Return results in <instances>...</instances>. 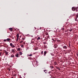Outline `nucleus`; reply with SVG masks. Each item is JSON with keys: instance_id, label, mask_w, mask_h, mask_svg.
Wrapping results in <instances>:
<instances>
[{"instance_id": "f03ea898", "label": "nucleus", "mask_w": 78, "mask_h": 78, "mask_svg": "<svg viewBox=\"0 0 78 78\" xmlns=\"http://www.w3.org/2000/svg\"><path fill=\"white\" fill-rule=\"evenodd\" d=\"M9 30H11V31H12V28H9Z\"/></svg>"}, {"instance_id": "f8f14e48", "label": "nucleus", "mask_w": 78, "mask_h": 78, "mask_svg": "<svg viewBox=\"0 0 78 78\" xmlns=\"http://www.w3.org/2000/svg\"><path fill=\"white\" fill-rule=\"evenodd\" d=\"M17 50L19 51H20V48H18Z\"/></svg>"}, {"instance_id": "4468645a", "label": "nucleus", "mask_w": 78, "mask_h": 78, "mask_svg": "<svg viewBox=\"0 0 78 78\" xmlns=\"http://www.w3.org/2000/svg\"><path fill=\"white\" fill-rule=\"evenodd\" d=\"M40 39V37H38V38H37V40H39Z\"/></svg>"}, {"instance_id": "f257e3e1", "label": "nucleus", "mask_w": 78, "mask_h": 78, "mask_svg": "<svg viewBox=\"0 0 78 78\" xmlns=\"http://www.w3.org/2000/svg\"><path fill=\"white\" fill-rule=\"evenodd\" d=\"M75 9H76V8L75 7H73L72 8V10L73 11H75Z\"/></svg>"}, {"instance_id": "b1692460", "label": "nucleus", "mask_w": 78, "mask_h": 78, "mask_svg": "<svg viewBox=\"0 0 78 78\" xmlns=\"http://www.w3.org/2000/svg\"><path fill=\"white\" fill-rule=\"evenodd\" d=\"M1 55H2V53L1 52H0V56H1Z\"/></svg>"}, {"instance_id": "9d476101", "label": "nucleus", "mask_w": 78, "mask_h": 78, "mask_svg": "<svg viewBox=\"0 0 78 78\" xmlns=\"http://www.w3.org/2000/svg\"><path fill=\"white\" fill-rule=\"evenodd\" d=\"M20 54V55H22V53L21 52V51H20L19 52Z\"/></svg>"}, {"instance_id": "a211bd4d", "label": "nucleus", "mask_w": 78, "mask_h": 78, "mask_svg": "<svg viewBox=\"0 0 78 78\" xmlns=\"http://www.w3.org/2000/svg\"><path fill=\"white\" fill-rule=\"evenodd\" d=\"M54 64L55 65H56V64H57L56 62H54Z\"/></svg>"}, {"instance_id": "4be33fe9", "label": "nucleus", "mask_w": 78, "mask_h": 78, "mask_svg": "<svg viewBox=\"0 0 78 78\" xmlns=\"http://www.w3.org/2000/svg\"><path fill=\"white\" fill-rule=\"evenodd\" d=\"M41 54H43V51H42L41 52Z\"/></svg>"}, {"instance_id": "0eeeda50", "label": "nucleus", "mask_w": 78, "mask_h": 78, "mask_svg": "<svg viewBox=\"0 0 78 78\" xmlns=\"http://www.w3.org/2000/svg\"><path fill=\"white\" fill-rule=\"evenodd\" d=\"M5 54H6L7 55H8V53L7 51H5Z\"/></svg>"}, {"instance_id": "423d86ee", "label": "nucleus", "mask_w": 78, "mask_h": 78, "mask_svg": "<svg viewBox=\"0 0 78 78\" xmlns=\"http://www.w3.org/2000/svg\"><path fill=\"white\" fill-rule=\"evenodd\" d=\"M15 56H16V57H19V54H16V55Z\"/></svg>"}, {"instance_id": "ddd939ff", "label": "nucleus", "mask_w": 78, "mask_h": 78, "mask_svg": "<svg viewBox=\"0 0 78 78\" xmlns=\"http://www.w3.org/2000/svg\"><path fill=\"white\" fill-rule=\"evenodd\" d=\"M14 47H15V46L14 45H13L11 47L12 48H14Z\"/></svg>"}, {"instance_id": "2eb2a0df", "label": "nucleus", "mask_w": 78, "mask_h": 78, "mask_svg": "<svg viewBox=\"0 0 78 78\" xmlns=\"http://www.w3.org/2000/svg\"><path fill=\"white\" fill-rule=\"evenodd\" d=\"M18 40H19V38H17L16 39V41H18Z\"/></svg>"}, {"instance_id": "aec40b11", "label": "nucleus", "mask_w": 78, "mask_h": 78, "mask_svg": "<svg viewBox=\"0 0 78 78\" xmlns=\"http://www.w3.org/2000/svg\"><path fill=\"white\" fill-rule=\"evenodd\" d=\"M76 54H77V56L78 57V52H77Z\"/></svg>"}, {"instance_id": "f3484780", "label": "nucleus", "mask_w": 78, "mask_h": 78, "mask_svg": "<svg viewBox=\"0 0 78 78\" xmlns=\"http://www.w3.org/2000/svg\"><path fill=\"white\" fill-rule=\"evenodd\" d=\"M28 56H32V54L29 55Z\"/></svg>"}, {"instance_id": "412c9836", "label": "nucleus", "mask_w": 78, "mask_h": 78, "mask_svg": "<svg viewBox=\"0 0 78 78\" xmlns=\"http://www.w3.org/2000/svg\"><path fill=\"white\" fill-rule=\"evenodd\" d=\"M23 42V41H21L20 42V43H22Z\"/></svg>"}, {"instance_id": "9b49d317", "label": "nucleus", "mask_w": 78, "mask_h": 78, "mask_svg": "<svg viewBox=\"0 0 78 78\" xmlns=\"http://www.w3.org/2000/svg\"><path fill=\"white\" fill-rule=\"evenodd\" d=\"M14 56L13 55H12L11 56V58H12V57H14Z\"/></svg>"}, {"instance_id": "6e6552de", "label": "nucleus", "mask_w": 78, "mask_h": 78, "mask_svg": "<svg viewBox=\"0 0 78 78\" xmlns=\"http://www.w3.org/2000/svg\"><path fill=\"white\" fill-rule=\"evenodd\" d=\"M7 41L8 42H9V41H10V39L9 38H7V39H6Z\"/></svg>"}, {"instance_id": "6ab92c4d", "label": "nucleus", "mask_w": 78, "mask_h": 78, "mask_svg": "<svg viewBox=\"0 0 78 78\" xmlns=\"http://www.w3.org/2000/svg\"><path fill=\"white\" fill-rule=\"evenodd\" d=\"M6 41H7V40H4V42H6Z\"/></svg>"}, {"instance_id": "cd10ccee", "label": "nucleus", "mask_w": 78, "mask_h": 78, "mask_svg": "<svg viewBox=\"0 0 78 78\" xmlns=\"http://www.w3.org/2000/svg\"><path fill=\"white\" fill-rule=\"evenodd\" d=\"M52 40L53 41H54V39H52Z\"/></svg>"}, {"instance_id": "393cba45", "label": "nucleus", "mask_w": 78, "mask_h": 78, "mask_svg": "<svg viewBox=\"0 0 78 78\" xmlns=\"http://www.w3.org/2000/svg\"><path fill=\"white\" fill-rule=\"evenodd\" d=\"M45 71H46V70H44V72H45V73H46V72H45Z\"/></svg>"}, {"instance_id": "7ed1b4c3", "label": "nucleus", "mask_w": 78, "mask_h": 78, "mask_svg": "<svg viewBox=\"0 0 78 78\" xmlns=\"http://www.w3.org/2000/svg\"><path fill=\"white\" fill-rule=\"evenodd\" d=\"M63 47V48H65V49H66V48H67V46H64Z\"/></svg>"}, {"instance_id": "dca6fc26", "label": "nucleus", "mask_w": 78, "mask_h": 78, "mask_svg": "<svg viewBox=\"0 0 78 78\" xmlns=\"http://www.w3.org/2000/svg\"><path fill=\"white\" fill-rule=\"evenodd\" d=\"M21 47H22L23 48V47H24L23 45H21Z\"/></svg>"}, {"instance_id": "a878e982", "label": "nucleus", "mask_w": 78, "mask_h": 78, "mask_svg": "<svg viewBox=\"0 0 78 78\" xmlns=\"http://www.w3.org/2000/svg\"><path fill=\"white\" fill-rule=\"evenodd\" d=\"M72 31V30H70V31Z\"/></svg>"}, {"instance_id": "20e7f679", "label": "nucleus", "mask_w": 78, "mask_h": 78, "mask_svg": "<svg viewBox=\"0 0 78 78\" xmlns=\"http://www.w3.org/2000/svg\"><path fill=\"white\" fill-rule=\"evenodd\" d=\"M46 54H47V51H44V56H45Z\"/></svg>"}, {"instance_id": "39448f33", "label": "nucleus", "mask_w": 78, "mask_h": 78, "mask_svg": "<svg viewBox=\"0 0 78 78\" xmlns=\"http://www.w3.org/2000/svg\"><path fill=\"white\" fill-rule=\"evenodd\" d=\"M16 37L17 38H19V34H17L16 35Z\"/></svg>"}, {"instance_id": "5701e85b", "label": "nucleus", "mask_w": 78, "mask_h": 78, "mask_svg": "<svg viewBox=\"0 0 78 78\" xmlns=\"http://www.w3.org/2000/svg\"><path fill=\"white\" fill-rule=\"evenodd\" d=\"M12 52H14V50H12Z\"/></svg>"}, {"instance_id": "1a4fd4ad", "label": "nucleus", "mask_w": 78, "mask_h": 78, "mask_svg": "<svg viewBox=\"0 0 78 78\" xmlns=\"http://www.w3.org/2000/svg\"><path fill=\"white\" fill-rule=\"evenodd\" d=\"M10 46H11V47H12V46L13 45V44H12V43H11L10 44Z\"/></svg>"}, {"instance_id": "bb28decb", "label": "nucleus", "mask_w": 78, "mask_h": 78, "mask_svg": "<svg viewBox=\"0 0 78 78\" xmlns=\"http://www.w3.org/2000/svg\"><path fill=\"white\" fill-rule=\"evenodd\" d=\"M76 16L77 17H78V16L77 15H76Z\"/></svg>"}]
</instances>
